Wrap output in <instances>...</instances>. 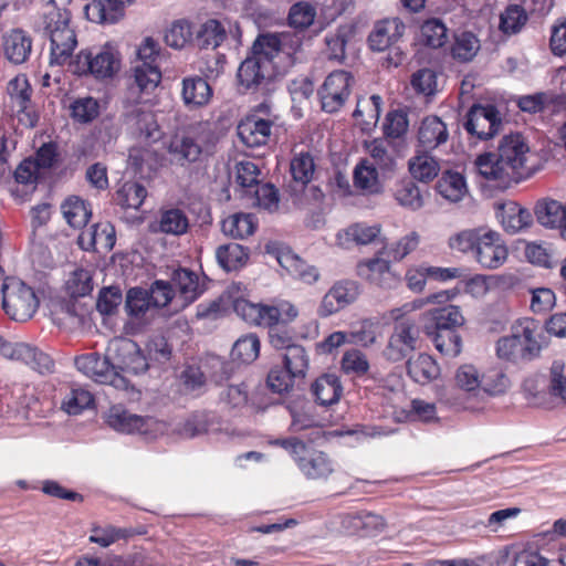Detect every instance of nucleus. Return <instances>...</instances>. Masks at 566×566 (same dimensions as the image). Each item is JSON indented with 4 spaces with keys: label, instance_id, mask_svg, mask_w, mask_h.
Here are the masks:
<instances>
[{
    "label": "nucleus",
    "instance_id": "53",
    "mask_svg": "<svg viewBox=\"0 0 566 566\" xmlns=\"http://www.w3.org/2000/svg\"><path fill=\"white\" fill-rule=\"evenodd\" d=\"M316 17L315 8L307 2H297L290 8L289 24L293 29L304 31L310 28Z\"/></svg>",
    "mask_w": 566,
    "mask_h": 566
},
{
    "label": "nucleus",
    "instance_id": "34",
    "mask_svg": "<svg viewBox=\"0 0 566 566\" xmlns=\"http://www.w3.org/2000/svg\"><path fill=\"white\" fill-rule=\"evenodd\" d=\"M161 80L159 69L151 63H140L134 67V85L130 86V92L134 94L150 93L153 92Z\"/></svg>",
    "mask_w": 566,
    "mask_h": 566
},
{
    "label": "nucleus",
    "instance_id": "3",
    "mask_svg": "<svg viewBox=\"0 0 566 566\" xmlns=\"http://www.w3.org/2000/svg\"><path fill=\"white\" fill-rule=\"evenodd\" d=\"M420 347V327L413 319H406L392 325L381 356L386 361L392 364L407 361Z\"/></svg>",
    "mask_w": 566,
    "mask_h": 566
},
{
    "label": "nucleus",
    "instance_id": "37",
    "mask_svg": "<svg viewBox=\"0 0 566 566\" xmlns=\"http://www.w3.org/2000/svg\"><path fill=\"white\" fill-rule=\"evenodd\" d=\"M426 334L432 336L436 348L447 357H457L461 353V337L457 331L444 329L433 332L431 327L426 326Z\"/></svg>",
    "mask_w": 566,
    "mask_h": 566
},
{
    "label": "nucleus",
    "instance_id": "46",
    "mask_svg": "<svg viewBox=\"0 0 566 566\" xmlns=\"http://www.w3.org/2000/svg\"><path fill=\"white\" fill-rule=\"evenodd\" d=\"M189 220L180 209L163 211L159 219V231L166 234L181 235L187 232Z\"/></svg>",
    "mask_w": 566,
    "mask_h": 566
},
{
    "label": "nucleus",
    "instance_id": "36",
    "mask_svg": "<svg viewBox=\"0 0 566 566\" xmlns=\"http://www.w3.org/2000/svg\"><path fill=\"white\" fill-rule=\"evenodd\" d=\"M281 60H286L283 69L294 65L298 60V53L302 51L303 35L298 32L276 33Z\"/></svg>",
    "mask_w": 566,
    "mask_h": 566
},
{
    "label": "nucleus",
    "instance_id": "42",
    "mask_svg": "<svg viewBox=\"0 0 566 566\" xmlns=\"http://www.w3.org/2000/svg\"><path fill=\"white\" fill-rule=\"evenodd\" d=\"M251 54L260 60L268 61L274 69V59L281 60L276 33L259 34L251 48Z\"/></svg>",
    "mask_w": 566,
    "mask_h": 566
},
{
    "label": "nucleus",
    "instance_id": "31",
    "mask_svg": "<svg viewBox=\"0 0 566 566\" xmlns=\"http://www.w3.org/2000/svg\"><path fill=\"white\" fill-rule=\"evenodd\" d=\"M439 170V163L426 150H418V154L409 161V171L413 179L424 184L433 180Z\"/></svg>",
    "mask_w": 566,
    "mask_h": 566
},
{
    "label": "nucleus",
    "instance_id": "8",
    "mask_svg": "<svg viewBox=\"0 0 566 566\" xmlns=\"http://www.w3.org/2000/svg\"><path fill=\"white\" fill-rule=\"evenodd\" d=\"M109 353L113 369L117 375H139L148 370L149 364L139 345L129 338H119L111 343Z\"/></svg>",
    "mask_w": 566,
    "mask_h": 566
},
{
    "label": "nucleus",
    "instance_id": "52",
    "mask_svg": "<svg viewBox=\"0 0 566 566\" xmlns=\"http://www.w3.org/2000/svg\"><path fill=\"white\" fill-rule=\"evenodd\" d=\"M284 366L294 377H305L308 369V355L301 345L289 347L284 354Z\"/></svg>",
    "mask_w": 566,
    "mask_h": 566
},
{
    "label": "nucleus",
    "instance_id": "43",
    "mask_svg": "<svg viewBox=\"0 0 566 566\" xmlns=\"http://www.w3.org/2000/svg\"><path fill=\"white\" fill-rule=\"evenodd\" d=\"M62 212L67 223L73 228L84 227L92 212L85 201L78 197H71L62 203Z\"/></svg>",
    "mask_w": 566,
    "mask_h": 566
},
{
    "label": "nucleus",
    "instance_id": "17",
    "mask_svg": "<svg viewBox=\"0 0 566 566\" xmlns=\"http://www.w3.org/2000/svg\"><path fill=\"white\" fill-rule=\"evenodd\" d=\"M357 275L381 289L390 290L397 286L398 279L390 271V263L380 258L360 261L357 264Z\"/></svg>",
    "mask_w": 566,
    "mask_h": 566
},
{
    "label": "nucleus",
    "instance_id": "51",
    "mask_svg": "<svg viewBox=\"0 0 566 566\" xmlns=\"http://www.w3.org/2000/svg\"><path fill=\"white\" fill-rule=\"evenodd\" d=\"M222 232L234 239H243L254 232L251 214L238 213L230 216L222 222Z\"/></svg>",
    "mask_w": 566,
    "mask_h": 566
},
{
    "label": "nucleus",
    "instance_id": "15",
    "mask_svg": "<svg viewBox=\"0 0 566 566\" xmlns=\"http://www.w3.org/2000/svg\"><path fill=\"white\" fill-rule=\"evenodd\" d=\"M123 122L129 129L143 136L147 143H156L163 137L155 114L142 107H128L123 113Z\"/></svg>",
    "mask_w": 566,
    "mask_h": 566
},
{
    "label": "nucleus",
    "instance_id": "14",
    "mask_svg": "<svg viewBox=\"0 0 566 566\" xmlns=\"http://www.w3.org/2000/svg\"><path fill=\"white\" fill-rule=\"evenodd\" d=\"M509 250L501 235L492 230L483 231L479 240L475 259L485 269H497L507 259Z\"/></svg>",
    "mask_w": 566,
    "mask_h": 566
},
{
    "label": "nucleus",
    "instance_id": "58",
    "mask_svg": "<svg viewBox=\"0 0 566 566\" xmlns=\"http://www.w3.org/2000/svg\"><path fill=\"white\" fill-rule=\"evenodd\" d=\"M192 41L191 25L187 20H177L165 33V42L174 49H181Z\"/></svg>",
    "mask_w": 566,
    "mask_h": 566
},
{
    "label": "nucleus",
    "instance_id": "57",
    "mask_svg": "<svg viewBox=\"0 0 566 566\" xmlns=\"http://www.w3.org/2000/svg\"><path fill=\"white\" fill-rule=\"evenodd\" d=\"M350 35L352 30L347 27H340L334 33L326 35L325 43L329 60L344 61L346 44Z\"/></svg>",
    "mask_w": 566,
    "mask_h": 566
},
{
    "label": "nucleus",
    "instance_id": "16",
    "mask_svg": "<svg viewBox=\"0 0 566 566\" xmlns=\"http://www.w3.org/2000/svg\"><path fill=\"white\" fill-rule=\"evenodd\" d=\"M534 213L541 226L557 231L558 235L566 240V201L542 199L537 201Z\"/></svg>",
    "mask_w": 566,
    "mask_h": 566
},
{
    "label": "nucleus",
    "instance_id": "32",
    "mask_svg": "<svg viewBox=\"0 0 566 566\" xmlns=\"http://www.w3.org/2000/svg\"><path fill=\"white\" fill-rule=\"evenodd\" d=\"M227 38V33L221 23L217 20H208L196 32L192 38L193 44L199 49H216Z\"/></svg>",
    "mask_w": 566,
    "mask_h": 566
},
{
    "label": "nucleus",
    "instance_id": "23",
    "mask_svg": "<svg viewBox=\"0 0 566 566\" xmlns=\"http://www.w3.org/2000/svg\"><path fill=\"white\" fill-rule=\"evenodd\" d=\"M290 169L293 181L289 185V190L295 200H300L298 193L305 189L314 174V159L308 153H302L292 159Z\"/></svg>",
    "mask_w": 566,
    "mask_h": 566
},
{
    "label": "nucleus",
    "instance_id": "19",
    "mask_svg": "<svg viewBox=\"0 0 566 566\" xmlns=\"http://www.w3.org/2000/svg\"><path fill=\"white\" fill-rule=\"evenodd\" d=\"M272 122L256 116H250L241 120L237 127L240 140L247 147H260L266 145L271 136Z\"/></svg>",
    "mask_w": 566,
    "mask_h": 566
},
{
    "label": "nucleus",
    "instance_id": "49",
    "mask_svg": "<svg viewBox=\"0 0 566 566\" xmlns=\"http://www.w3.org/2000/svg\"><path fill=\"white\" fill-rule=\"evenodd\" d=\"M172 281L186 300L193 301L201 292L199 276L188 269H177L172 274Z\"/></svg>",
    "mask_w": 566,
    "mask_h": 566
},
{
    "label": "nucleus",
    "instance_id": "59",
    "mask_svg": "<svg viewBox=\"0 0 566 566\" xmlns=\"http://www.w3.org/2000/svg\"><path fill=\"white\" fill-rule=\"evenodd\" d=\"M370 157L373 159V166L381 170H392L395 167V159L388 151L387 142L382 139H374L366 145Z\"/></svg>",
    "mask_w": 566,
    "mask_h": 566
},
{
    "label": "nucleus",
    "instance_id": "48",
    "mask_svg": "<svg viewBox=\"0 0 566 566\" xmlns=\"http://www.w3.org/2000/svg\"><path fill=\"white\" fill-rule=\"evenodd\" d=\"M151 307L148 290L135 286L127 291L125 311L130 317L140 318Z\"/></svg>",
    "mask_w": 566,
    "mask_h": 566
},
{
    "label": "nucleus",
    "instance_id": "50",
    "mask_svg": "<svg viewBox=\"0 0 566 566\" xmlns=\"http://www.w3.org/2000/svg\"><path fill=\"white\" fill-rule=\"evenodd\" d=\"M260 353V340L255 334H249L239 338L231 350V356L234 360L241 363H252L255 360Z\"/></svg>",
    "mask_w": 566,
    "mask_h": 566
},
{
    "label": "nucleus",
    "instance_id": "28",
    "mask_svg": "<svg viewBox=\"0 0 566 566\" xmlns=\"http://www.w3.org/2000/svg\"><path fill=\"white\" fill-rule=\"evenodd\" d=\"M212 90L202 77H188L182 81V98L186 105L199 107L211 98Z\"/></svg>",
    "mask_w": 566,
    "mask_h": 566
},
{
    "label": "nucleus",
    "instance_id": "21",
    "mask_svg": "<svg viewBox=\"0 0 566 566\" xmlns=\"http://www.w3.org/2000/svg\"><path fill=\"white\" fill-rule=\"evenodd\" d=\"M447 125L438 116H427L418 129V143L422 150L431 151L448 140Z\"/></svg>",
    "mask_w": 566,
    "mask_h": 566
},
{
    "label": "nucleus",
    "instance_id": "38",
    "mask_svg": "<svg viewBox=\"0 0 566 566\" xmlns=\"http://www.w3.org/2000/svg\"><path fill=\"white\" fill-rule=\"evenodd\" d=\"M528 21V15L520 4H509L500 14V30L507 35L517 34Z\"/></svg>",
    "mask_w": 566,
    "mask_h": 566
},
{
    "label": "nucleus",
    "instance_id": "29",
    "mask_svg": "<svg viewBox=\"0 0 566 566\" xmlns=\"http://www.w3.org/2000/svg\"><path fill=\"white\" fill-rule=\"evenodd\" d=\"M436 189L450 202H459L468 193L464 177L453 171L443 172L436 185Z\"/></svg>",
    "mask_w": 566,
    "mask_h": 566
},
{
    "label": "nucleus",
    "instance_id": "47",
    "mask_svg": "<svg viewBox=\"0 0 566 566\" xmlns=\"http://www.w3.org/2000/svg\"><path fill=\"white\" fill-rule=\"evenodd\" d=\"M480 50V41L469 31H463L455 35L452 45V55L461 62L471 61Z\"/></svg>",
    "mask_w": 566,
    "mask_h": 566
},
{
    "label": "nucleus",
    "instance_id": "54",
    "mask_svg": "<svg viewBox=\"0 0 566 566\" xmlns=\"http://www.w3.org/2000/svg\"><path fill=\"white\" fill-rule=\"evenodd\" d=\"M354 181L356 187L367 190L370 193L380 191L377 168L373 165H368L366 160L361 161L355 168Z\"/></svg>",
    "mask_w": 566,
    "mask_h": 566
},
{
    "label": "nucleus",
    "instance_id": "25",
    "mask_svg": "<svg viewBox=\"0 0 566 566\" xmlns=\"http://www.w3.org/2000/svg\"><path fill=\"white\" fill-rule=\"evenodd\" d=\"M311 390L319 405L332 406L338 402L343 387L337 375L324 374L312 384Z\"/></svg>",
    "mask_w": 566,
    "mask_h": 566
},
{
    "label": "nucleus",
    "instance_id": "18",
    "mask_svg": "<svg viewBox=\"0 0 566 566\" xmlns=\"http://www.w3.org/2000/svg\"><path fill=\"white\" fill-rule=\"evenodd\" d=\"M4 357L20 360L40 374L52 373L54 369V361L48 354L25 343H14L12 349H6Z\"/></svg>",
    "mask_w": 566,
    "mask_h": 566
},
{
    "label": "nucleus",
    "instance_id": "27",
    "mask_svg": "<svg viewBox=\"0 0 566 566\" xmlns=\"http://www.w3.org/2000/svg\"><path fill=\"white\" fill-rule=\"evenodd\" d=\"M497 217L507 232L516 233L532 223V214L527 209L514 202L499 206Z\"/></svg>",
    "mask_w": 566,
    "mask_h": 566
},
{
    "label": "nucleus",
    "instance_id": "30",
    "mask_svg": "<svg viewBox=\"0 0 566 566\" xmlns=\"http://www.w3.org/2000/svg\"><path fill=\"white\" fill-rule=\"evenodd\" d=\"M168 150L174 160L180 165L196 161L202 151L200 145L186 135H175Z\"/></svg>",
    "mask_w": 566,
    "mask_h": 566
},
{
    "label": "nucleus",
    "instance_id": "10",
    "mask_svg": "<svg viewBox=\"0 0 566 566\" xmlns=\"http://www.w3.org/2000/svg\"><path fill=\"white\" fill-rule=\"evenodd\" d=\"M463 126L470 135L486 140L499 133L502 120L499 117V111L494 106L473 105L467 114Z\"/></svg>",
    "mask_w": 566,
    "mask_h": 566
},
{
    "label": "nucleus",
    "instance_id": "61",
    "mask_svg": "<svg viewBox=\"0 0 566 566\" xmlns=\"http://www.w3.org/2000/svg\"><path fill=\"white\" fill-rule=\"evenodd\" d=\"M265 306L263 304H252L243 298L235 300L233 304V308L239 316L255 325H265Z\"/></svg>",
    "mask_w": 566,
    "mask_h": 566
},
{
    "label": "nucleus",
    "instance_id": "60",
    "mask_svg": "<svg viewBox=\"0 0 566 566\" xmlns=\"http://www.w3.org/2000/svg\"><path fill=\"white\" fill-rule=\"evenodd\" d=\"M421 36L426 45L440 48L447 41V28L440 20H428L421 25Z\"/></svg>",
    "mask_w": 566,
    "mask_h": 566
},
{
    "label": "nucleus",
    "instance_id": "13",
    "mask_svg": "<svg viewBox=\"0 0 566 566\" xmlns=\"http://www.w3.org/2000/svg\"><path fill=\"white\" fill-rule=\"evenodd\" d=\"M103 418L109 428L127 434H146L156 424L155 419L151 417L132 413L120 405L112 406L104 413Z\"/></svg>",
    "mask_w": 566,
    "mask_h": 566
},
{
    "label": "nucleus",
    "instance_id": "1",
    "mask_svg": "<svg viewBox=\"0 0 566 566\" xmlns=\"http://www.w3.org/2000/svg\"><path fill=\"white\" fill-rule=\"evenodd\" d=\"M530 147L520 133L502 137L497 150L480 155L475 165L481 176L497 181L502 188L518 182L528 174L526 168Z\"/></svg>",
    "mask_w": 566,
    "mask_h": 566
},
{
    "label": "nucleus",
    "instance_id": "33",
    "mask_svg": "<svg viewBox=\"0 0 566 566\" xmlns=\"http://www.w3.org/2000/svg\"><path fill=\"white\" fill-rule=\"evenodd\" d=\"M394 197L399 206L417 211L424 205L422 190L411 179H403L396 185Z\"/></svg>",
    "mask_w": 566,
    "mask_h": 566
},
{
    "label": "nucleus",
    "instance_id": "55",
    "mask_svg": "<svg viewBox=\"0 0 566 566\" xmlns=\"http://www.w3.org/2000/svg\"><path fill=\"white\" fill-rule=\"evenodd\" d=\"M70 108L73 119L83 124L91 123L99 114V104L91 96L75 99Z\"/></svg>",
    "mask_w": 566,
    "mask_h": 566
},
{
    "label": "nucleus",
    "instance_id": "63",
    "mask_svg": "<svg viewBox=\"0 0 566 566\" xmlns=\"http://www.w3.org/2000/svg\"><path fill=\"white\" fill-rule=\"evenodd\" d=\"M123 302L122 291L118 286L103 287L99 291L96 308L103 315H112Z\"/></svg>",
    "mask_w": 566,
    "mask_h": 566
},
{
    "label": "nucleus",
    "instance_id": "9",
    "mask_svg": "<svg viewBox=\"0 0 566 566\" xmlns=\"http://www.w3.org/2000/svg\"><path fill=\"white\" fill-rule=\"evenodd\" d=\"M7 92L19 122L25 127H34L39 116L31 102L32 88L28 78L24 75L15 76L8 83Z\"/></svg>",
    "mask_w": 566,
    "mask_h": 566
},
{
    "label": "nucleus",
    "instance_id": "62",
    "mask_svg": "<svg viewBox=\"0 0 566 566\" xmlns=\"http://www.w3.org/2000/svg\"><path fill=\"white\" fill-rule=\"evenodd\" d=\"M381 97L373 95L368 99L358 101L357 107L354 111L355 117H365L363 123L366 126H374L380 117Z\"/></svg>",
    "mask_w": 566,
    "mask_h": 566
},
{
    "label": "nucleus",
    "instance_id": "2",
    "mask_svg": "<svg viewBox=\"0 0 566 566\" xmlns=\"http://www.w3.org/2000/svg\"><path fill=\"white\" fill-rule=\"evenodd\" d=\"M70 11L57 8L54 0H50L44 7L39 29L50 38L52 63L64 64L77 44L75 32L70 27Z\"/></svg>",
    "mask_w": 566,
    "mask_h": 566
},
{
    "label": "nucleus",
    "instance_id": "56",
    "mask_svg": "<svg viewBox=\"0 0 566 566\" xmlns=\"http://www.w3.org/2000/svg\"><path fill=\"white\" fill-rule=\"evenodd\" d=\"M69 294L76 298L88 295L93 291V277L90 270L76 269L66 282Z\"/></svg>",
    "mask_w": 566,
    "mask_h": 566
},
{
    "label": "nucleus",
    "instance_id": "5",
    "mask_svg": "<svg viewBox=\"0 0 566 566\" xmlns=\"http://www.w3.org/2000/svg\"><path fill=\"white\" fill-rule=\"evenodd\" d=\"M537 325L534 321L525 319L513 327L511 336L502 337L497 342V355L500 358L516 360L535 356L541 347L535 337Z\"/></svg>",
    "mask_w": 566,
    "mask_h": 566
},
{
    "label": "nucleus",
    "instance_id": "7",
    "mask_svg": "<svg viewBox=\"0 0 566 566\" xmlns=\"http://www.w3.org/2000/svg\"><path fill=\"white\" fill-rule=\"evenodd\" d=\"M120 69L118 51L112 45H104L98 52L81 51L74 61V72L92 74L96 78L112 77Z\"/></svg>",
    "mask_w": 566,
    "mask_h": 566
},
{
    "label": "nucleus",
    "instance_id": "41",
    "mask_svg": "<svg viewBox=\"0 0 566 566\" xmlns=\"http://www.w3.org/2000/svg\"><path fill=\"white\" fill-rule=\"evenodd\" d=\"M298 316L297 307L289 301H279L265 306V326L286 325Z\"/></svg>",
    "mask_w": 566,
    "mask_h": 566
},
{
    "label": "nucleus",
    "instance_id": "6",
    "mask_svg": "<svg viewBox=\"0 0 566 566\" xmlns=\"http://www.w3.org/2000/svg\"><path fill=\"white\" fill-rule=\"evenodd\" d=\"M76 369L96 382L111 385L116 389L126 390L130 382L124 375H117L113 369L109 348L105 356L98 353L83 354L74 359Z\"/></svg>",
    "mask_w": 566,
    "mask_h": 566
},
{
    "label": "nucleus",
    "instance_id": "24",
    "mask_svg": "<svg viewBox=\"0 0 566 566\" xmlns=\"http://www.w3.org/2000/svg\"><path fill=\"white\" fill-rule=\"evenodd\" d=\"M32 49V40L22 30H12L3 39L6 57L13 64L24 63Z\"/></svg>",
    "mask_w": 566,
    "mask_h": 566
},
{
    "label": "nucleus",
    "instance_id": "20",
    "mask_svg": "<svg viewBox=\"0 0 566 566\" xmlns=\"http://www.w3.org/2000/svg\"><path fill=\"white\" fill-rule=\"evenodd\" d=\"M405 24L398 18L378 22L369 34L368 42L374 51H384L396 44L405 32Z\"/></svg>",
    "mask_w": 566,
    "mask_h": 566
},
{
    "label": "nucleus",
    "instance_id": "39",
    "mask_svg": "<svg viewBox=\"0 0 566 566\" xmlns=\"http://www.w3.org/2000/svg\"><path fill=\"white\" fill-rule=\"evenodd\" d=\"M434 322L433 332H442L444 329L455 331L464 323V317L458 306L450 305L442 308H436L428 313Z\"/></svg>",
    "mask_w": 566,
    "mask_h": 566
},
{
    "label": "nucleus",
    "instance_id": "26",
    "mask_svg": "<svg viewBox=\"0 0 566 566\" xmlns=\"http://www.w3.org/2000/svg\"><path fill=\"white\" fill-rule=\"evenodd\" d=\"M407 374L418 384L424 385L438 378L440 368L436 360L427 354L411 356L406 361Z\"/></svg>",
    "mask_w": 566,
    "mask_h": 566
},
{
    "label": "nucleus",
    "instance_id": "22",
    "mask_svg": "<svg viewBox=\"0 0 566 566\" xmlns=\"http://www.w3.org/2000/svg\"><path fill=\"white\" fill-rule=\"evenodd\" d=\"M130 0H93L84 6L85 17L95 23H114Z\"/></svg>",
    "mask_w": 566,
    "mask_h": 566
},
{
    "label": "nucleus",
    "instance_id": "4",
    "mask_svg": "<svg viewBox=\"0 0 566 566\" xmlns=\"http://www.w3.org/2000/svg\"><path fill=\"white\" fill-rule=\"evenodd\" d=\"M2 307L14 321L25 322L39 307V298L32 287L19 279L7 277L1 287Z\"/></svg>",
    "mask_w": 566,
    "mask_h": 566
},
{
    "label": "nucleus",
    "instance_id": "35",
    "mask_svg": "<svg viewBox=\"0 0 566 566\" xmlns=\"http://www.w3.org/2000/svg\"><path fill=\"white\" fill-rule=\"evenodd\" d=\"M217 261L220 266L230 272L242 268L248 259V250L239 243L220 245L216 251Z\"/></svg>",
    "mask_w": 566,
    "mask_h": 566
},
{
    "label": "nucleus",
    "instance_id": "12",
    "mask_svg": "<svg viewBox=\"0 0 566 566\" xmlns=\"http://www.w3.org/2000/svg\"><path fill=\"white\" fill-rule=\"evenodd\" d=\"M360 285L354 280H340L324 295L318 308V313L323 317L339 312L346 306L353 304L360 295Z\"/></svg>",
    "mask_w": 566,
    "mask_h": 566
},
{
    "label": "nucleus",
    "instance_id": "11",
    "mask_svg": "<svg viewBox=\"0 0 566 566\" xmlns=\"http://www.w3.org/2000/svg\"><path fill=\"white\" fill-rule=\"evenodd\" d=\"M273 70L268 61L260 60V57L250 54L241 62L238 69V83L245 91L255 92L265 88L273 78Z\"/></svg>",
    "mask_w": 566,
    "mask_h": 566
},
{
    "label": "nucleus",
    "instance_id": "44",
    "mask_svg": "<svg viewBox=\"0 0 566 566\" xmlns=\"http://www.w3.org/2000/svg\"><path fill=\"white\" fill-rule=\"evenodd\" d=\"M510 386L507 376L501 369H490L481 376V388L476 396H497L506 391Z\"/></svg>",
    "mask_w": 566,
    "mask_h": 566
},
{
    "label": "nucleus",
    "instance_id": "64",
    "mask_svg": "<svg viewBox=\"0 0 566 566\" xmlns=\"http://www.w3.org/2000/svg\"><path fill=\"white\" fill-rule=\"evenodd\" d=\"M259 167L252 161H240L235 166V181L247 193H252L251 189L259 185Z\"/></svg>",
    "mask_w": 566,
    "mask_h": 566
},
{
    "label": "nucleus",
    "instance_id": "40",
    "mask_svg": "<svg viewBox=\"0 0 566 566\" xmlns=\"http://www.w3.org/2000/svg\"><path fill=\"white\" fill-rule=\"evenodd\" d=\"M301 470L312 479L327 478L332 472L333 468L328 457L324 452H313L307 458H300Z\"/></svg>",
    "mask_w": 566,
    "mask_h": 566
},
{
    "label": "nucleus",
    "instance_id": "45",
    "mask_svg": "<svg viewBox=\"0 0 566 566\" xmlns=\"http://www.w3.org/2000/svg\"><path fill=\"white\" fill-rule=\"evenodd\" d=\"M147 196L146 188L135 181L125 182L116 191V202L125 209H138Z\"/></svg>",
    "mask_w": 566,
    "mask_h": 566
}]
</instances>
